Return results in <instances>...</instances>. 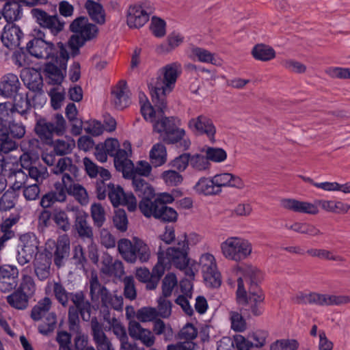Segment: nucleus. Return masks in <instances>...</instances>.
Here are the masks:
<instances>
[{"label": "nucleus", "instance_id": "nucleus-1", "mask_svg": "<svg viewBox=\"0 0 350 350\" xmlns=\"http://www.w3.org/2000/svg\"><path fill=\"white\" fill-rule=\"evenodd\" d=\"M157 108L155 111L150 102H145L141 106V113L146 121L153 123V130L159 134V139L166 144H176L182 150H187L191 146V140L184 129L180 128L181 120L176 117H163L164 109Z\"/></svg>", "mask_w": 350, "mask_h": 350}, {"label": "nucleus", "instance_id": "nucleus-2", "mask_svg": "<svg viewBox=\"0 0 350 350\" xmlns=\"http://www.w3.org/2000/svg\"><path fill=\"white\" fill-rule=\"evenodd\" d=\"M53 292L57 301L63 307L68 306L69 299L72 301V305L68 310V321L72 329L77 327L78 317H81L83 321H90L93 306L83 291L68 292L61 282H54Z\"/></svg>", "mask_w": 350, "mask_h": 350}, {"label": "nucleus", "instance_id": "nucleus-3", "mask_svg": "<svg viewBox=\"0 0 350 350\" xmlns=\"http://www.w3.org/2000/svg\"><path fill=\"white\" fill-rule=\"evenodd\" d=\"M180 72L181 66L180 64L174 62L167 64L162 68L161 74L163 78L161 79L159 77L156 79L155 81L152 80L148 84L152 102L159 107L161 112L163 109L167 107L165 96L172 92L174 88Z\"/></svg>", "mask_w": 350, "mask_h": 350}, {"label": "nucleus", "instance_id": "nucleus-4", "mask_svg": "<svg viewBox=\"0 0 350 350\" xmlns=\"http://www.w3.org/2000/svg\"><path fill=\"white\" fill-rule=\"evenodd\" d=\"M28 53L37 58L45 59L48 61L53 59L59 61L61 66L65 68L69 59V54L62 43L59 42L55 46L51 42L45 41L40 35L27 43Z\"/></svg>", "mask_w": 350, "mask_h": 350}, {"label": "nucleus", "instance_id": "nucleus-5", "mask_svg": "<svg viewBox=\"0 0 350 350\" xmlns=\"http://www.w3.org/2000/svg\"><path fill=\"white\" fill-rule=\"evenodd\" d=\"M70 29L75 34L69 40V46L73 52L84 44L96 37L98 29L96 25L89 23L85 16H79L75 18L70 25Z\"/></svg>", "mask_w": 350, "mask_h": 350}, {"label": "nucleus", "instance_id": "nucleus-6", "mask_svg": "<svg viewBox=\"0 0 350 350\" xmlns=\"http://www.w3.org/2000/svg\"><path fill=\"white\" fill-rule=\"evenodd\" d=\"M118 250L123 259L130 263H135L137 260L141 262L148 261L150 250L142 240L134 238L133 242L127 239H121L118 242Z\"/></svg>", "mask_w": 350, "mask_h": 350}, {"label": "nucleus", "instance_id": "nucleus-7", "mask_svg": "<svg viewBox=\"0 0 350 350\" xmlns=\"http://www.w3.org/2000/svg\"><path fill=\"white\" fill-rule=\"evenodd\" d=\"M188 242L186 234L178 237L177 245L168 247L166 250V257L169 264L173 265L175 267L183 271L189 280L194 278L195 273L193 269L188 266Z\"/></svg>", "mask_w": 350, "mask_h": 350}, {"label": "nucleus", "instance_id": "nucleus-8", "mask_svg": "<svg viewBox=\"0 0 350 350\" xmlns=\"http://www.w3.org/2000/svg\"><path fill=\"white\" fill-rule=\"evenodd\" d=\"M223 256L228 260L237 262L247 259L252 252V245L247 239L230 237L220 245Z\"/></svg>", "mask_w": 350, "mask_h": 350}, {"label": "nucleus", "instance_id": "nucleus-9", "mask_svg": "<svg viewBox=\"0 0 350 350\" xmlns=\"http://www.w3.org/2000/svg\"><path fill=\"white\" fill-rule=\"evenodd\" d=\"M66 128L64 118L62 114L57 113L51 121H46V119L38 120L34 130L43 143L51 145L53 143V135H62L66 131Z\"/></svg>", "mask_w": 350, "mask_h": 350}, {"label": "nucleus", "instance_id": "nucleus-10", "mask_svg": "<svg viewBox=\"0 0 350 350\" xmlns=\"http://www.w3.org/2000/svg\"><path fill=\"white\" fill-rule=\"evenodd\" d=\"M71 211L74 213L75 219L73 228L81 239L91 243L89 256L93 262H96L98 256L95 245H93L94 232L92 227L88 221V214L79 207H72Z\"/></svg>", "mask_w": 350, "mask_h": 350}, {"label": "nucleus", "instance_id": "nucleus-11", "mask_svg": "<svg viewBox=\"0 0 350 350\" xmlns=\"http://www.w3.org/2000/svg\"><path fill=\"white\" fill-rule=\"evenodd\" d=\"M25 134V127L21 123L15 122H0V152L8 153L16 148L17 145L12 139H21Z\"/></svg>", "mask_w": 350, "mask_h": 350}, {"label": "nucleus", "instance_id": "nucleus-12", "mask_svg": "<svg viewBox=\"0 0 350 350\" xmlns=\"http://www.w3.org/2000/svg\"><path fill=\"white\" fill-rule=\"evenodd\" d=\"M45 245L46 252L53 257L55 265L57 268L63 267L70 254V239L68 236H60L56 241L49 239Z\"/></svg>", "mask_w": 350, "mask_h": 350}, {"label": "nucleus", "instance_id": "nucleus-13", "mask_svg": "<svg viewBox=\"0 0 350 350\" xmlns=\"http://www.w3.org/2000/svg\"><path fill=\"white\" fill-rule=\"evenodd\" d=\"M152 201L146 200L139 205L141 212L146 217L153 216L165 222L176 221L178 213L173 208L162 205L161 203L154 204L152 207Z\"/></svg>", "mask_w": 350, "mask_h": 350}, {"label": "nucleus", "instance_id": "nucleus-14", "mask_svg": "<svg viewBox=\"0 0 350 350\" xmlns=\"http://www.w3.org/2000/svg\"><path fill=\"white\" fill-rule=\"evenodd\" d=\"M187 127L195 135H205L211 143L215 142L216 127L213 120L204 115L191 118L188 120Z\"/></svg>", "mask_w": 350, "mask_h": 350}, {"label": "nucleus", "instance_id": "nucleus-15", "mask_svg": "<svg viewBox=\"0 0 350 350\" xmlns=\"http://www.w3.org/2000/svg\"><path fill=\"white\" fill-rule=\"evenodd\" d=\"M200 265L206 284L213 288L220 286L221 274L217 270L214 256L209 253L202 254L200 259Z\"/></svg>", "mask_w": 350, "mask_h": 350}, {"label": "nucleus", "instance_id": "nucleus-16", "mask_svg": "<svg viewBox=\"0 0 350 350\" xmlns=\"http://www.w3.org/2000/svg\"><path fill=\"white\" fill-rule=\"evenodd\" d=\"M107 196L112 205L117 207L120 205L126 206L131 212L137 208V200L132 193H125L120 185L109 183L107 185Z\"/></svg>", "mask_w": 350, "mask_h": 350}, {"label": "nucleus", "instance_id": "nucleus-17", "mask_svg": "<svg viewBox=\"0 0 350 350\" xmlns=\"http://www.w3.org/2000/svg\"><path fill=\"white\" fill-rule=\"evenodd\" d=\"M21 250H18L16 260L23 266L29 262L38 252V241L33 233H26L20 237Z\"/></svg>", "mask_w": 350, "mask_h": 350}, {"label": "nucleus", "instance_id": "nucleus-18", "mask_svg": "<svg viewBox=\"0 0 350 350\" xmlns=\"http://www.w3.org/2000/svg\"><path fill=\"white\" fill-rule=\"evenodd\" d=\"M19 271L14 265H0V291L9 293L18 285Z\"/></svg>", "mask_w": 350, "mask_h": 350}, {"label": "nucleus", "instance_id": "nucleus-19", "mask_svg": "<svg viewBox=\"0 0 350 350\" xmlns=\"http://www.w3.org/2000/svg\"><path fill=\"white\" fill-rule=\"evenodd\" d=\"M151 12L150 8L142 5H131L127 11V25L131 28L143 27L148 21Z\"/></svg>", "mask_w": 350, "mask_h": 350}, {"label": "nucleus", "instance_id": "nucleus-20", "mask_svg": "<svg viewBox=\"0 0 350 350\" xmlns=\"http://www.w3.org/2000/svg\"><path fill=\"white\" fill-rule=\"evenodd\" d=\"M31 14L40 26L49 29L54 34L59 33L64 28V23H61L57 16H50L39 8H33Z\"/></svg>", "mask_w": 350, "mask_h": 350}, {"label": "nucleus", "instance_id": "nucleus-21", "mask_svg": "<svg viewBox=\"0 0 350 350\" xmlns=\"http://www.w3.org/2000/svg\"><path fill=\"white\" fill-rule=\"evenodd\" d=\"M129 334L136 340H139L146 347H151L154 345L155 336L148 329L144 328L139 322L131 320L129 323Z\"/></svg>", "mask_w": 350, "mask_h": 350}, {"label": "nucleus", "instance_id": "nucleus-22", "mask_svg": "<svg viewBox=\"0 0 350 350\" xmlns=\"http://www.w3.org/2000/svg\"><path fill=\"white\" fill-rule=\"evenodd\" d=\"M23 33L21 28L12 23H7L1 36V40L5 46L13 49L19 46Z\"/></svg>", "mask_w": 350, "mask_h": 350}, {"label": "nucleus", "instance_id": "nucleus-23", "mask_svg": "<svg viewBox=\"0 0 350 350\" xmlns=\"http://www.w3.org/2000/svg\"><path fill=\"white\" fill-rule=\"evenodd\" d=\"M21 83L17 75L8 73L3 75L0 81V95L5 98H12L22 90Z\"/></svg>", "mask_w": 350, "mask_h": 350}, {"label": "nucleus", "instance_id": "nucleus-24", "mask_svg": "<svg viewBox=\"0 0 350 350\" xmlns=\"http://www.w3.org/2000/svg\"><path fill=\"white\" fill-rule=\"evenodd\" d=\"M91 329L93 340L98 350H115L111 342L103 332V325L96 317H91Z\"/></svg>", "mask_w": 350, "mask_h": 350}, {"label": "nucleus", "instance_id": "nucleus-25", "mask_svg": "<svg viewBox=\"0 0 350 350\" xmlns=\"http://www.w3.org/2000/svg\"><path fill=\"white\" fill-rule=\"evenodd\" d=\"M265 295L261 289H249V295L247 301L243 305H246V308L252 315L260 316L264 311Z\"/></svg>", "mask_w": 350, "mask_h": 350}, {"label": "nucleus", "instance_id": "nucleus-26", "mask_svg": "<svg viewBox=\"0 0 350 350\" xmlns=\"http://www.w3.org/2000/svg\"><path fill=\"white\" fill-rule=\"evenodd\" d=\"M280 206L285 209L300 213L315 215L319 212L318 207L314 204L291 198L282 199Z\"/></svg>", "mask_w": 350, "mask_h": 350}, {"label": "nucleus", "instance_id": "nucleus-27", "mask_svg": "<svg viewBox=\"0 0 350 350\" xmlns=\"http://www.w3.org/2000/svg\"><path fill=\"white\" fill-rule=\"evenodd\" d=\"M111 103L117 109L122 110L130 104V98L126 82L120 81L111 90Z\"/></svg>", "mask_w": 350, "mask_h": 350}, {"label": "nucleus", "instance_id": "nucleus-28", "mask_svg": "<svg viewBox=\"0 0 350 350\" xmlns=\"http://www.w3.org/2000/svg\"><path fill=\"white\" fill-rule=\"evenodd\" d=\"M67 65L65 68L61 66L59 61L50 59L44 65V72L49 79V83L59 85L64 79Z\"/></svg>", "mask_w": 350, "mask_h": 350}, {"label": "nucleus", "instance_id": "nucleus-29", "mask_svg": "<svg viewBox=\"0 0 350 350\" xmlns=\"http://www.w3.org/2000/svg\"><path fill=\"white\" fill-rule=\"evenodd\" d=\"M34 274L40 281H45L51 274V260L46 255L41 254L33 262Z\"/></svg>", "mask_w": 350, "mask_h": 350}, {"label": "nucleus", "instance_id": "nucleus-30", "mask_svg": "<svg viewBox=\"0 0 350 350\" xmlns=\"http://www.w3.org/2000/svg\"><path fill=\"white\" fill-rule=\"evenodd\" d=\"M17 215H11L0 224V252L5 247V243L14 237L15 233L12 228L19 220Z\"/></svg>", "mask_w": 350, "mask_h": 350}, {"label": "nucleus", "instance_id": "nucleus-31", "mask_svg": "<svg viewBox=\"0 0 350 350\" xmlns=\"http://www.w3.org/2000/svg\"><path fill=\"white\" fill-rule=\"evenodd\" d=\"M131 179L137 195L142 198L139 205L146 200L152 201V198L154 197V191L152 187L141 177L134 176Z\"/></svg>", "mask_w": 350, "mask_h": 350}, {"label": "nucleus", "instance_id": "nucleus-32", "mask_svg": "<svg viewBox=\"0 0 350 350\" xmlns=\"http://www.w3.org/2000/svg\"><path fill=\"white\" fill-rule=\"evenodd\" d=\"M212 178L214 180L215 186H216L217 189H219V193L221 191V187H222L237 188H242L243 187L241 178L231 173L217 174Z\"/></svg>", "mask_w": 350, "mask_h": 350}, {"label": "nucleus", "instance_id": "nucleus-33", "mask_svg": "<svg viewBox=\"0 0 350 350\" xmlns=\"http://www.w3.org/2000/svg\"><path fill=\"white\" fill-rule=\"evenodd\" d=\"M31 268L27 266L21 270V278L17 288L27 295L31 298L36 291V284L30 273Z\"/></svg>", "mask_w": 350, "mask_h": 350}, {"label": "nucleus", "instance_id": "nucleus-34", "mask_svg": "<svg viewBox=\"0 0 350 350\" xmlns=\"http://www.w3.org/2000/svg\"><path fill=\"white\" fill-rule=\"evenodd\" d=\"M18 0L5 2L3 5L2 17L8 23L20 20L23 16V9Z\"/></svg>", "mask_w": 350, "mask_h": 350}, {"label": "nucleus", "instance_id": "nucleus-35", "mask_svg": "<svg viewBox=\"0 0 350 350\" xmlns=\"http://www.w3.org/2000/svg\"><path fill=\"white\" fill-rule=\"evenodd\" d=\"M22 166L27 172L28 178L33 180L35 183L40 185L49 176L47 168L41 164L34 163L27 166L22 164Z\"/></svg>", "mask_w": 350, "mask_h": 350}, {"label": "nucleus", "instance_id": "nucleus-36", "mask_svg": "<svg viewBox=\"0 0 350 350\" xmlns=\"http://www.w3.org/2000/svg\"><path fill=\"white\" fill-rule=\"evenodd\" d=\"M12 98L13 100L12 104L16 112L21 116H25L30 111L32 105L27 92L20 91L16 95H14Z\"/></svg>", "mask_w": 350, "mask_h": 350}, {"label": "nucleus", "instance_id": "nucleus-37", "mask_svg": "<svg viewBox=\"0 0 350 350\" xmlns=\"http://www.w3.org/2000/svg\"><path fill=\"white\" fill-rule=\"evenodd\" d=\"M31 299L25 293L18 290L17 288L6 297L8 304L12 308L17 310H25L28 307L29 301Z\"/></svg>", "mask_w": 350, "mask_h": 350}, {"label": "nucleus", "instance_id": "nucleus-38", "mask_svg": "<svg viewBox=\"0 0 350 350\" xmlns=\"http://www.w3.org/2000/svg\"><path fill=\"white\" fill-rule=\"evenodd\" d=\"M128 151L123 149L117 150V154H115L113 157L114 158V165L116 170L121 172L123 174H127L132 170V161L128 158Z\"/></svg>", "mask_w": 350, "mask_h": 350}, {"label": "nucleus", "instance_id": "nucleus-39", "mask_svg": "<svg viewBox=\"0 0 350 350\" xmlns=\"http://www.w3.org/2000/svg\"><path fill=\"white\" fill-rule=\"evenodd\" d=\"M194 190L199 194L212 196L219 193V189L215 186L213 178H200L193 187Z\"/></svg>", "mask_w": 350, "mask_h": 350}, {"label": "nucleus", "instance_id": "nucleus-40", "mask_svg": "<svg viewBox=\"0 0 350 350\" xmlns=\"http://www.w3.org/2000/svg\"><path fill=\"white\" fill-rule=\"evenodd\" d=\"M22 80L25 86L34 94L43 92V81L40 73L27 72L22 77Z\"/></svg>", "mask_w": 350, "mask_h": 350}, {"label": "nucleus", "instance_id": "nucleus-41", "mask_svg": "<svg viewBox=\"0 0 350 350\" xmlns=\"http://www.w3.org/2000/svg\"><path fill=\"white\" fill-rule=\"evenodd\" d=\"M85 8L91 19L98 24H103L105 21V11L103 6L93 0H88Z\"/></svg>", "mask_w": 350, "mask_h": 350}, {"label": "nucleus", "instance_id": "nucleus-42", "mask_svg": "<svg viewBox=\"0 0 350 350\" xmlns=\"http://www.w3.org/2000/svg\"><path fill=\"white\" fill-rule=\"evenodd\" d=\"M52 301L49 297H45L40 299L31 309V318L35 321L41 320L49 313Z\"/></svg>", "mask_w": 350, "mask_h": 350}, {"label": "nucleus", "instance_id": "nucleus-43", "mask_svg": "<svg viewBox=\"0 0 350 350\" xmlns=\"http://www.w3.org/2000/svg\"><path fill=\"white\" fill-rule=\"evenodd\" d=\"M306 254L313 258H317L321 260H332L336 262H344L345 259L340 255L335 254L333 251L325 249L310 248Z\"/></svg>", "mask_w": 350, "mask_h": 350}, {"label": "nucleus", "instance_id": "nucleus-44", "mask_svg": "<svg viewBox=\"0 0 350 350\" xmlns=\"http://www.w3.org/2000/svg\"><path fill=\"white\" fill-rule=\"evenodd\" d=\"M8 179L12 183V185L10 189L18 191L26 185L28 184L29 178L25 170H11Z\"/></svg>", "mask_w": 350, "mask_h": 350}, {"label": "nucleus", "instance_id": "nucleus-45", "mask_svg": "<svg viewBox=\"0 0 350 350\" xmlns=\"http://www.w3.org/2000/svg\"><path fill=\"white\" fill-rule=\"evenodd\" d=\"M285 228L310 237H316L321 234V231L317 228L308 223L295 222L291 225L286 224Z\"/></svg>", "mask_w": 350, "mask_h": 350}, {"label": "nucleus", "instance_id": "nucleus-46", "mask_svg": "<svg viewBox=\"0 0 350 350\" xmlns=\"http://www.w3.org/2000/svg\"><path fill=\"white\" fill-rule=\"evenodd\" d=\"M167 152L165 146L161 143L154 144L150 152L151 163L155 167L161 166L166 161Z\"/></svg>", "mask_w": 350, "mask_h": 350}, {"label": "nucleus", "instance_id": "nucleus-47", "mask_svg": "<svg viewBox=\"0 0 350 350\" xmlns=\"http://www.w3.org/2000/svg\"><path fill=\"white\" fill-rule=\"evenodd\" d=\"M252 54L256 59L262 62L269 61L275 57L274 49L263 44H256L253 48Z\"/></svg>", "mask_w": 350, "mask_h": 350}, {"label": "nucleus", "instance_id": "nucleus-48", "mask_svg": "<svg viewBox=\"0 0 350 350\" xmlns=\"http://www.w3.org/2000/svg\"><path fill=\"white\" fill-rule=\"evenodd\" d=\"M319 204L325 211L337 214L345 213L350 208V205L340 201L322 200L319 201Z\"/></svg>", "mask_w": 350, "mask_h": 350}, {"label": "nucleus", "instance_id": "nucleus-49", "mask_svg": "<svg viewBox=\"0 0 350 350\" xmlns=\"http://www.w3.org/2000/svg\"><path fill=\"white\" fill-rule=\"evenodd\" d=\"M190 167L196 172H206L211 167L206 154L196 153L190 154Z\"/></svg>", "mask_w": 350, "mask_h": 350}, {"label": "nucleus", "instance_id": "nucleus-50", "mask_svg": "<svg viewBox=\"0 0 350 350\" xmlns=\"http://www.w3.org/2000/svg\"><path fill=\"white\" fill-rule=\"evenodd\" d=\"M243 277L245 279H248L250 282V289H259L257 286L262 278V272L256 267L252 265L246 266L243 269Z\"/></svg>", "mask_w": 350, "mask_h": 350}, {"label": "nucleus", "instance_id": "nucleus-51", "mask_svg": "<svg viewBox=\"0 0 350 350\" xmlns=\"http://www.w3.org/2000/svg\"><path fill=\"white\" fill-rule=\"evenodd\" d=\"M152 167L150 164L145 161H139L137 162L136 167L134 166L133 163H132V170L127 174H124L123 176L126 178H132L134 176L141 177L145 176L148 177L151 172Z\"/></svg>", "mask_w": 350, "mask_h": 350}, {"label": "nucleus", "instance_id": "nucleus-52", "mask_svg": "<svg viewBox=\"0 0 350 350\" xmlns=\"http://www.w3.org/2000/svg\"><path fill=\"white\" fill-rule=\"evenodd\" d=\"M103 308H111L117 311L123 308V298L121 295H113L109 291L103 295L100 300Z\"/></svg>", "mask_w": 350, "mask_h": 350}, {"label": "nucleus", "instance_id": "nucleus-53", "mask_svg": "<svg viewBox=\"0 0 350 350\" xmlns=\"http://www.w3.org/2000/svg\"><path fill=\"white\" fill-rule=\"evenodd\" d=\"M80 317H78V323L77 327H75V329H72L71 324L68 322V327L69 330L73 333L76 334V337L74 339L75 343V350H85L88 344V336L85 335L81 332V326H80Z\"/></svg>", "mask_w": 350, "mask_h": 350}, {"label": "nucleus", "instance_id": "nucleus-54", "mask_svg": "<svg viewBox=\"0 0 350 350\" xmlns=\"http://www.w3.org/2000/svg\"><path fill=\"white\" fill-rule=\"evenodd\" d=\"M159 248L157 252L158 262L153 267L151 273L154 278L161 279L165 272L166 267L165 264L169 262L166 257V252L165 253L164 250L162 248L161 241H159Z\"/></svg>", "mask_w": 350, "mask_h": 350}, {"label": "nucleus", "instance_id": "nucleus-55", "mask_svg": "<svg viewBox=\"0 0 350 350\" xmlns=\"http://www.w3.org/2000/svg\"><path fill=\"white\" fill-rule=\"evenodd\" d=\"M52 144H53L54 152L59 156L70 154L75 147V142L71 138L57 139Z\"/></svg>", "mask_w": 350, "mask_h": 350}, {"label": "nucleus", "instance_id": "nucleus-56", "mask_svg": "<svg viewBox=\"0 0 350 350\" xmlns=\"http://www.w3.org/2000/svg\"><path fill=\"white\" fill-rule=\"evenodd\" d=\"M109 290L104 286H102L98 281L97 275H92L90 280V295L92 301L100 300L103 295L107 293Z\"/></svg>", "mask_w": 350, "mask_h": 350}, {"label": "nucleus", "instance_id": "nucleus-57", "mask_svg": "<svg viewBox=\"0 0 350 350\" xmlns=\"http://www.w3.org/2000/svg\"><path fill=\"white\" fill-rule=\"evenodd\" d=\"M44 317V320L38 325V329L40 334L46 336L54 331L57 323V316L54 312H51Z\"/></svg>", "mask_w": 350, "mask_h": 350}, {"label": "nucleus", "instance_id": "nucleus-58", "mask_svg": "<svg viewBox=\"0 0 350 350\" xmlns=\"http://www.w3.org/2000/svg\"><path fill=\"white\" fill-rule=\"evenodd\" d=\"M90 213L94 226L101 228L106 221L105 211L103 206L99 203L92 204L90 208Z\"/></svg>", "mask_w": 350, "mask_h": 350}, {"label": "nucleus", "instance_id": "nucleus-59", "mask_svg": "<svg viewBox=\"0 0 350 350\" xmlns=\"http://www.w3.org/2000/svg\"><path fill=\"white\" fill-rule=\"evenodd\" d=\"M152 329L156 335H163L165 341H170L173 338L174 332L172 327L159 319L154 321Z\"/></svg>", "mask_w": 350, "mask_h": 350}, {"label": "nucleus", "instance_id": "nucleus-60", "mask_svg": "<svg viewBox=\"0 0 350 350\" xmlns=\"http://www.w3.org/2000/svg\"><path fill=\"white\" fill-rule=\"evenodd\" d=\"M16 191L12 189L7 190L0 198V208L3 211H8L14 208L17 200Z\"/></svg>", "mask_w": 350, "mask_h": 350}, {"label": "nucleus", "instance_id": "nucleus-61", "mask_svg": "<svg viewBox=\"0 0 350 350\" xmlns=\"http://www.w3.org/2000/svg\"><path fill=\"white\" fill-rule=\"evenodd\" d=\"M203 151L210 163H221L227 159L226 150L221 148L207 147Z\"/></svg>", "mask_w": 350, "mask_h": 350}, {"label": "nucleus", "instance_id": "nucleus-62", "mask_svg": "<svg viewBox=\"0 0 350 350\" xmlns=\"http://www.w3.org/2000/svg\"><path fill=\"white\" fill-rule=\"evenodd\" d=\"M77 170V167L72 164V160L68 157L60 159L52 170L55 174L65 173L75 174Z\"/></svg>", "mask_w": 350, "mask_h": 350}, {"label": "nucleus", "instance_id": "nucleus-63", "mask_svg": "<svg viewBox=\"0 0 350 350\" xmlns=\"http://www.w3.org/2000/svg\"><path fill=\"white\" fill-rule=\"evenodd\" d=\"M53 220L64 232H67L70 228V223L67 213L62 209H56L53 213Z\"/></svg>", "mask_w": 350, "mask_h": 350}, {"label": "nucleus", "instance_id": "nucleus-64", "mask_svg": "<svg viewBox=\"0 0 350 350\" xmlns=\"http://www.w3.org/2000/svg\"><path fill=\"white\" fill-rule=\"evenodd\" d=\"M73 182V178L69 173H65L62 175V181L56 182L54 184L53 189L55 192H57L59 197L64 196H67V193L69 191V187L70 183Z\"/></svg>", "mask_w": 350, "mask_h": 350}]
</instances>
